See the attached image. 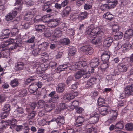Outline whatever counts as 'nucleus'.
Returning <instances> with one entry per match:
<instances>
[{
	"label": "nucleus",
	"instance_id": "473e14b6",
	"mask_svg": "<svg viewBox=\"0 0 133 133\" xmlns=\"http://www.w3.org/2000/svg\"><path fill=\"white\" fill-rule=\"evenodd\" d=\"M76 52V48L74 47H71L69 48L68 51V55L70 56H73Z\"/></svg>",
	"mask_w": 133,
	"mask_h": 133
},
{
	"label": "nucleus",
	"instance_id": "052dcab7",
	"mask_svg": "<svg viewBox=\"0 0 133 133\" xmlns=\"http://www.w3.org/2000/svg\"><path fill=\"white\" fill-rule=\"evenodd\" d=\"M57 63L55 61H53L50 62L49 64V68L51 69V68H54L57 65Z\"/></svg>",
	"mask_w": 133,
	"mask_h": 133
},
{
	"label": "nucleus",
	"instance_id": "a878e982",
	"mask_svg": "<svg viewBox=\"0 0 133 133\" xmlns=\"http://www.w3.org/2000/svg\"><path fill=\"white\" fill-rule=\"evenodd\" d=\"M17 15L16 11H13L12 13H9L6 16V20L8 21L13 19Z\"/></svg>",
	"mask_w": 133,
	"mask_h": 133
},
{
	"label": "nucleus",
	"instance_id": "3c124183",
	"mask_svg": "<svg viewBox=\"0 0 133 133\" xmlns=\"http://www.w3.org/2000/svg\"><path fill=\"white\" fill-rule=\"evenodd\" d=\"M109 66V63L107 62L104 63L103 62L101 65V68L102 70H104Z\"/></svg>",
	"mask_w": 133,
	"mask_h": 133
},
{
	"label": "nucleus",
	"instance_id": "9d476101",
	"mask_svg": "<svg viewBox=\"0 0 133 133\" xmlns=\"http://www.w3.org/2000/svg\"><path fill=\"white\" fill-rule=\"evenodd\" d=\"M91 46L88 45L81 47L80 48V50L83 52H85L86 54H89L90 55L91 54Z\"/></svg>",
	"mask_w": 133,
	"mask_h": 133
},
{
	"label": "nucleus",
	"instance_id": "7c9ffc66",
	"mask_svg": "<svg viewBox=\"0 0 133 133\" xmlns=\"http://www.w3.org/2000/svg\"><path fill=\"white\" fill-rule=\"evenodd\" d=\"M114 17V15L109 12L104 14L103 15V18L110 21L113 19Z\"/></svg>",
	"mask_w": 133,
	"mask_h": 133
},
{
	"label": "nucleus",
	"instance_id": "f257e3e1",
	"mask_svg": "<svg viewBox=\"0 0 133 133\" xmlns=\"http://www.w3.org/2000/svg\"><path fill=\"white\" fill-rule=\"evenodd\" d=\"M104 30L98 27L94 28L92 29V43L96 46L101 39V36L103 35Z\"/></svg>",
	"mask_w": 133,
	"mask_h": 133
},
{
	"label": "nucleus",
	"instance_id": "9b49d317",
	"mask_svg": "<svg viewBox=\"0 0 133 133\" xmlns=\"http://www.w3.org/2000/svg\"><path fill=\"white\" fill-rule=\"evenodd\" d=\"M108 107L107 106L102 105L99 107V112L100 114L103 116L107 115L108 113Z\"/></svg>",
	"mask_w": 133,
	"mask_h": 133
},
{
	"label": "nucleus",
	"instance_id": "a18cd8bd",
	"mask_svg": "<svg viewBox=\"0 0 133 133\" xmlns=\"http://www.w3.org/2000/svg\"><path fill=\"white\" fill-rule=\"evenodd\" d=\"M27 94V91L25 89H22L19 91L18 96L19 97H22L26 96Z\"/></svg>",
	"mask_w": 133,
	"mask_h": 133
},
{
	"label": "nucleus",
	"instance_id": "c03bdc74",
	"mask_svg": "<svg viewBox=\"0 0 133 133\" xmlns=\"http://www.w3.org/2000/svg\"><path fill=\"white\" fill-rule=\"evenodd\" d=\"M44 108V110L46 112H49L51 111L53 109V107L51 104H46Z\"/></svg>",
	"mask_w": 133,
	"mask_h": 133
},
{
	"label": "nucleus",
	"instance_id": "6e6552de",
	"mask_svg": "<svg viewBox=\"0 0 133 133\" xmlns=\"http://www.w3.org/2000/svg\"><path fill=\"white\" fill-rule=\"evenodd\" d=\"M125 95L127 96L133 95V84H130L126 86L124 90Z\"/></svg>",
	"mask_w": 133,
	"mask_h": 133
},
{
	"label": "nucleus",
	"instance_id": "c85d7f7f",
	"mask_svg": "<svg viewBox=\"0 0 133 133\" xmlns=\"http://www.w3.org/2000/svg\"><path fill=\"white\" fill-rule=\"evenodd\" d=\"M71 10V8L69 6H67L63 10L62 15L63 17H66L69 15Z\"/></svg>",
	"mask_w": 133,
	"mask_h": 133
},
{
	"label": "nucleus",
	"instance_id": "49530a36",
	"mask_svg": "<svg viewBox=\"0 0 133 133\" xmlns=\"http://www.w3.org/2000/svg\"><path fill=\"white\" fill-rule=\"evenodd\" d=\"M45 102L43 100H39L37 103L36 106L39 108H41L44 107V105Z\"/></svg>",
	"mask_w": 133,
	"mask_h": 133
},
{
	"label": "nucleus",
	"instance_id": "dca6fc26",
	"mask_svg": "<svg viewBox=\"0 0 133 133\" xmlns=\"http://www.w3.org/2000/svg\"><path fill=\"white\" fill-rule=\"evenodd\" d=\"M99 64V61L98 59L97 58H94L92 59V72H96V71L95 70L96 68L95 67L97 66Z\"/></svg>",
	"mask_w": 133,
	"mask_h": 133
},
{
	"label": "nucleus",
	"instance_id": "423d86ee",
	"mask_svg": "<svg viewBox=\"0 0 133 133\" xmlns=\"http://www.w3.org/2000/svg\"><path fill=\"white\" fill-rule=\"evenodd\" d=\"M60 22V20L58 18L50 19L48 23V26L50 27L54 28L58 26Z\"/></svg>",
	"mask_w": 133,
	"mask_h": 133
},
{
	"label": "nucleus",
	"instance_id": "b1692460",
	"mask_svg": "<svg viewBox=\"0 0 133 133\" xmlns=\"http://www.w3.org/2000/svg\"><path fill=\"white\" fill-rule=\"evenodd\" d=\"M53 4V2L51 1L45 2L44 3V5H43V10L45 11L49 8H51Z\"/></svg>",
	"mask_w": 133,
	"mask_h": 133
},
{
	"label": "nucleus",
	"instance_id": "13d9d810",
	"mask_svg": "<svg viewBox=\"0 0 133 133\" xmlns=\"http://www.w3.org/2000/svg\"><path fill=\"white\" fill-rule=\"evenodd\" d=\"M10 110V105L8 104H5L4 107L3 111L6 112H9Z\"/></svg>",
	"mask_w": 133,
	"mask_h": 133
},
{
	"label": "nucleus",
	"instance_id": "f3484780",
	"mask_svg": "<svg viewBox=\"0 0 133 133\" xmlns=\"http://www.w3.org/2000/svg\"><path fill=\"white\" fill-rule=\"evenodd\" d=\"M124 124V122L123 121H120L117 122L115 125V131H119L123 128Z\"/></svg>",
	"mask_w": 133,
	"mask_h": 133
},
{
	"label": "nucleus",
	"instance_id": "5701e85b",
	"mask_svg": "<svg viewBox=\"0 0 133 133\" xmlns=\"http://www.w3.org/2000/svg\"><path fill=\"white\" fill-rule=\"evenodd\" d=\"M131 47V45L129 42H127L122 46V49L123 52H125L128 50L130 49Z\"/></svg>",
	"mask_w": 133,
	"mask_h": 133
},
{
	"label": "nucleus",
	"instance_id": "20e7f679",
	"mask_svg": "<svg viewBox=\"0 0 133 133\" xmlns=\"http://www.w3.org/2000/svg\"><path fill=\"white\" fill-rule=\"evenodd\" d=\"M87 67L86 62L84 61L76 62L74 65L70 66H68V69L71 71H74L77 70L81 69L83 68L84 67Z\"/></svg>",
	"mask_w": 133,
	"mask_h": 133
},
{
	"label": "nucleus",
	"instance_id": "8fccbe9b",
	"mask_svg": "<svg viewBox=\"0 0 133 133\" xmlns=\"http://www.w3.org/2000/svg\"><path fill=\"white\" fill-rule=\"evenodd\" d=\"M73 81V78L72 77L70 76L68 77L66 81L67 84L68 85H70L72 82Z\"/></svg>",
	"mask_w": 133,
	"mask_h": 133
},
{
	"label": "nucleus",
	"instance_id": "338daca9",
	"mask_svg": "<svg viewBox=\"0 0 133 133\" xmlns=\"http://www.w3.org/2000/svg\"><path fill=\"white\" fill-rule=\"evenodd\" d=\"M41 66L42 68V70L44 71L47 69L48 68V65L46 63H44L41 65Z\"/></svg>",
	"mask_w": 133,
	"mask_h": 133
},
{
	"label": "nucleus",
	"instance_id": "aec40b11",
	"mask_svg": "<svg viewBox=\"0 0 133 133\" xmlns=\"http://www.w3.org/2000/svg\"><path fill=\"white\" fill-rule=\"evenodd\" d=\"M128 66L127 64L124 63H120L118 65V67L119 70L121 72H126L127 70Z\"/></svg>",
	"mask_w": 133,
	"mask_h": 133
},
{
	"label": "nucleus",
	"instance_id": "5fc2aeb1",
	"mask_svg": "<svg viewBox=\"0 0 133 133\" xmlns=\"http://www.w3.org/2000/svg\"><path fill=\"white\" fill-rule=\"evenodd\" d=\"M61 31L59 30H57V29H56L55 30L54 35L56 38H59L61 36Z\"/></svg>",
	"mask_w": 133,
	"mask_h": 133
},
{
	"label": "nucleus",
	"instance_id": "4d7b16f0",
	"mask_svg": "<svg viewBox=\"0 0 133 133\" xmlns=\"http://www.w3.org/2000/svg\"><path fill=\"white\" fill-rule=\"evenodd\" d=\"M34 15L32 12L27 13L25 15V18H26L27 17H29V19H31L33 17Z\"/></svg>",
	"mask_w": 133,
	"mask_h": 133
},
{
	"label": "nucleus",
	"instance_id": "f03ea898",
	"mask_svg": "<svg viewBox=\"0 0 133 133\" xmlns=\"http://www.w3.org/2000/svg\"><path fill=\"white\" fill-rule=\"evenodd\" d=\"M14 40L12 39H9L5 41L3 43L0 45V51L2 54V57L7 58L9 55V51L8 50H5V47L13 43Z\"/></svg>",
	"mask_w": 133,
	"mask_h": 133
},
{
	"label": "nucleus",
	"instance_id": "393cba45",
	"mask_svg": "<svg viewBox=\"0 0 133 133\" xmlns=\"http://www.w3.org/2000/svg\"><path fill=\"white\" fill-rule=\"evenodd\" d=\"M99 115L97 112H95L92 114V124L95 123L98 121Z\"/></svg>",
	"mask_w": 133,
	"mask_h": 133
},
{
	"label": "nucleus",
	"instance_id": "de8ad7c7",
	"mask_svg": "<svg viewBox=\"0 0 133 133\" xmlns=\"http://www.w3.org/2000/svg\"><path fill=\"white\" fill-rule=\"evenodd\" d=\"M59 98V96L58 95H55L51 98V101L53 103H56L58 101Z\"/></svg>",
	"mask_w": 133,
	"mask_h": 133
},
{
	"label": "nucleus",
	"instance_id": "2eb2a0df",
	"mask_svg": "<svg viewBox=\"0 0 133 133\" xmlns=\"http://www.w3.org/2000/svg\"><path fill=\"white\" fill-rule=\"evenodd\" d=\"M49 15H46L43 16L42 17L40 18L39 19H37V17H36L34 19V21L36 22H39L40 21H42L43 22L46 23L49 22V19L50 17Z\"/></svg>",
	"mask_w": 133,
	"mask_h": 133
},
{
	"label": "nucleus",
	"instance_id": "412c9836",
	"mask_svg": "<svg viewBox=\"0 0 133 133\" xmlns=\"http://www.w3.org/2000/svg\"><path fill=\"white\" fill-rule=\"evenodd\" d=\"M11 32V31L8 29L3 30L2 31V38L5 39L7 38L9 36Z\"/></svg>",
	"mask_w": 133,
	"mask_h": 133
},
{
	"label": "nucleus",
	"instance_id": "09e8293b",
	"mask_svg": "<svg viewBox=\"0 0 133 133\" xmlns=\"http://www.w3.org/2000/svg\"><path fill=\"white\" fill-rule=\"evenodd\" d=\"M87 16V13L84 12L81 13L78 16V17L80 19L83 20L86 18Z\"/></svg>",
	"mask_w": 133,
	"mask_h": 133
},
{
	"label": "nucleus",
	"instance_id": "37998d69",
	"mask_svg": "<svg viewBox=\"0 0 133 133\" xmlns=\"http://www.w3.org/2000/svg\"><path fill=\"white\" fill-rule=\"evenodd\" d=\"M10 84L13 87L18 86L19 84L18 80L17 79H15L11 81Z\"/></svg>",
	"mask_w": 133,
	"mask_h": 133
},
{
	"label": "nucleus",
	"instance_id": "4468645a",
	"mask_svg": "<svg viewBox=\"0 0 133 133\" xmlns=\"http://www.w3.org/2000/svg\"><path fill=\"white\" fill-rule=\"evenodd\" d=\"M111 54L109 51H104L101 56V59L103 61L107 62L110 57Z\"/></svg>",
	"mask_w": 133,
	"mask_h": 133
},
{
	"label": "nucleus",
	"instance_id": "7ed1b4c3",
	"mask_svg": "<svg viewBox=\"0 0 133 133\" xmlns=\"http://www.w3.org/2000/svg\"><path fill=\"white\" fill-rule=\"evenodd\" d=\"M81 69L75 74L74 77L76 79H79L82 76L84 78H88L91 76L90 73L87 72L89 71L88 66L87 67H84Z\"/></svg>",
	"mask_w": 133,
	"mask_h": 133
},
{
	"label": "nucleus",
	"instance_id": "f704fd0d",
	"mask_svg": "<svg viewBox=\"0 0 133 133\" xmlns=\"http://www.w3.org/2000/svg\"><path fill=\"white\" fill-rule=\"evenodd\" d=\"M67 108L66 104L64 103H61L57 106V109L60 111H63Z\"/></svg>",
	"mask_w": 133,
	"mask_h": 133
},
{
	"label": "nucleus",
	"instance_id": "1a4fd4ad",
	"mask_svg": "<svg viewBox=\"0 0 133 133\" xmlns=\"http://www.w3.org/2000/svg\"><path fill=\"white\" fill-rule=\"evenodd\" d=\"M56 121L59 125L64 124L65 123L64 117L63 116H59L57 119L54 118L49 121V122Z\"/></svg>",
	"mask_w": 133,
	"mask_h": 133
},
{
	"label": "nucleus",
	"instance_id": "e2e57ef3",
	"mask_svg": "<svg viewBox=\"0 0 133 133\" xmlns=\"http://www.w3.org/2000/svg\"><path fill=\"white\" fill-rule=\"evenodd\" d=\"M75 108L76 112L77 113L80 114L84 111V109L81 107H76Z\"/></svg>",
	"mask_w": 133,
	"mask_h": 133
},
{
	"label": "nucleus",
	"instance_id": "39448f33",
	"mask_svg": "<svg viewBox=\"0 0 133 133\" xmlns=\"http://www.w3.org/2000/svg\"><path fill=\"white\" fill-rule=\"evenodd\" d=\"M110 112L111 116L105 123L107 125H109L111 123L115 121L118 115V111L117 110H112Z\"/></svg>",
	"mask_w": 133,
	"mask_h": 133
},
{
	"label": "nucleus",
	"instance_id": "603ef678",
	"mask_svg": "<svg viewBox=\"0 0 133 133\" xmlns=\"http://www.w3.org/2000/svg\"><path fill=\"white\" fill-rule=\"evenodd\" d=\"M63 99L64 100H66V101H68L72 99L70 93L66 94L64 95Z\"/></svg>",
	"mask_w": 133,
	"mask_h": 133
},
{
	"label": "nucleus",
	"instance_id": "4c0bfd02",
	"mask_svg": "<svg viewBox=\"0 0 133 133\" xmlns=\"http://www.w3.org/2000/svg\"><path fill=\"white\" fill-rule=\"evenodd\" d=\"M125 128L128 131L133 130V123H128L125 125Z\"/></svg>",
	"mask_w": 133,
	"mask_h": 133
},
{
	"label": "nucleus",
	"instance_id": "cd10ccee",
	"mask_svg": "<svg viewBox=\"0 0 133 133\" xmlns=\"http://www.w3.org/2000/svg\"><path fill=\"white\" fill-rule=\"evenodd\" d=\"M65 89V85L62 83H59L56 88V91L58 93L62 92Z\"/></svg>",
	"mask_w": 133,
	"mask_h": 133
},
{
	"label": "nucleus",
	"instance_id": "72a5a7b5",
	"mask_svg": "<svg viewBox=\"0 0 133 133\" xmlns=\"http://www.w3.org/2000/svg\"><path fill=\"white\" fill-rule=\"evenodd\" d=\"M21 24L22 29H26L30 27L31 23L29 22L24 21H22Z\"/></svg>",
	"mask_w": 133,
	"mask_h": 133
},
{
	"label": "nucleus",
	"instance_id": "864d4df0",
	"mask_svg": "<svg viewBox=\"0 0 133 133\" xmlns=\"http://www.w3.org/2000/svg\"><path fill=\"white\" fill-rule=\"evenodd\" d=\"M40 51H41V49H40L39 48H38L33 50L32 53L34 56H37L39 54Z\"/></svg>",
	"mask_w": 133,
	"mask_h": 133
},
{
	"label": "nucleus",
	"instance_id": "ddd939ff",
	"mask_svg": "<svg viewBox=\"0 0 133 133\" xmlns=\"http://www.w3.org/2000/svg\"><path fill=\"white\" fill-rule=\"evenodd\" d=\"M113 41V38L111 37H109L105 38L103 43L104 45L107 47H110L112 44Z\"/></svg>",
	"mask_w": 133,
	"mask_h": 133
},
{
	"label": "nucleus",
	"instance_id": "bf43d9fd",
	"mask_svg": "<svg viewBox=\"0 0 133 133\" xmlns=\"http://www.w3.org/2000/svg\"><path fill=\"white\" fill-rule=\"evenodd\" d=\"M22 7V5L19 4V5H18L15 8V11H16L17 14L18 12L19 13L21 12Z\"/></svg>",
	"mask_w": 133,
	"mask_h": 133
},
{
	"label": "nucleus",
	"instance_id": "ea45409f",
	"mask_svg": "<svg viewBox=\"0 0 133 133\" xmlns=\"http://www.w3.org/2000/svg\"><path fill=\"white\" fill-rule=\"evenodd\" d=\"M35 37L34 36L31 37L27 41V42L29 43H33V45H31V48L32 49L34 48L35 45V43L34 41L35 40Z\"/></svg>",
	"mask_w": 133,
	"mask_h": 133
},
{
	"label": "nucleus",
	"instance_id": "e433bc0d",
	"mask_svg": "<svg viewBox=\"0 0 133 133\" xmlns=\"http://www.w3.org/2000/svg\"><path fill=\"white\" fill-rule=\"evenodd\" d=\"M45 28V26L43 25H37L35 26L36 30L38 31H43Z\"/></svg>",
	"mask_w": 133,
	"mask_h": 133
},
{
	"label": "nucleus",
	"instance_id": "0e129e2a",
	"mask_svg": "<svg viewBox=\"0 0 133 133\" xmlns=\"http://www.w3.org/2000/svg\"><path fill=\"white\" fill-rule=\"evenodd\" d=\"M100 9L101 10L103 11H105L109 9V8L107 4H102L101 6Z\"/></svg>",
	"mask_w": 133,
	"mask_h": 133
},
{
	"label": "nucleus",
	"instance_id": "bb28decb",
	"mask_svg": "<svg viewBox=\"0 0 133 133\" xmlns=\"http://www.w3.org/2000/svg\"><path fill=\"white\" fill-rule=\"evenodd\" d=\"M68 65L66 64L61 65L56 68L55 70L57 72L59 73L61 71L64 70L66 68L68 69Z\"/></svg>",
	"mask_w": 133,
	"mask_h": 133
},
{
	"label": "nucleus",
	"instance_id": "774afa93",
	"mask_svg": "<svg viewBox=\"0 0 133 133\" xmlns=\"http://www.w3.org/2000/svg\"><path fill=\"white\" fill-rule=\"evenodd\" d=\"M78 85V82H75L74 84H72L71 85V88L73 89L76 90L77 89Z\"/></svg>",
	"mask_w": 133,
	"mask_h": 133
},
{
	"label": "nucleus",
	"instance_id": "58836bf2",
	"mask_svg": "<svg viewBox=\"0 0 133 133\" xmlns=\"http://www.w3.org/2000/svg\"><path fill=\"white\" fill-rule=\"evenodd\" d=\"M123 37V33L121 32H117L114 35V38L115 40H118L122 38Z\"/></svg>",
	"mask_w": 133,
	"mask_h": 133
},
{
	"label": "nucleus",
	"instance_id": "a19ab883",
	"mask_svg": "<svg viewBox=\"0 0 133 133\" xmlns=\"http://www.w3.org/2000/svg\"><path fill=\"white\" fill-rule=\"evenodd\" d=\"M61 43L63 45H67L70 43V41L68 38H64L60 41Z\"/></svg>",
	"mask_w": 133,
	"mask_h": 133
},
{
	"label": "nucleus",
	"instance_id": "6ab92c4d",
	"mask_svg": "<svg viewBox=\"0 0 133 133\" xmlns=\"http://www.w3.org/2000/svg\"><path fill=\"white\" fill-rule=\"evenodd\" d=\"M8 128L12 130L14 129L16 126L17 121L15 119H12L11 120H8Z\"/></svg>",
	"mask_w": 133,
	"mask_h": 133
},
{
	"label": "nucleus",
	"instance_id": "79ce46f5",
	"mask_svg": "<svg viewBox=\"0 0 133 133\" xmlns=\"http://www.w3.org/2000/svg\"><path fill=\"white\" fill-rule=\"evenodd\" d=\"M17 112V114H22L24 113V110L21 107H18L17 108L15 111L13 113V114L15 115L16 113Z\"/></svg>",
	"mask_w": 133,
	"mask_h": 133
},
{
	"label": "nucleus",
	"instance_id": "c756f323",
	"mask_svg": "<svg viewBox=\"0 0 133 133\" xmlns=\"http://www.w3.org/2000/svg\"><path fill=\"white\" fill-rule=\"evenodd\" d=\"M27 112V118L28 119H33L37 114L36 112L34 111Z\"/></svg>",
	"mask_w": 133,
	"mask_h": 133
},
{
	"label": "nucleus",
	"instance_id": "4be33fe9",
	"mask_svg": "<svg viewBox=\"0 0 133 133\" xmlns=\"http://www.w3.org/2000/svg\"><path fill=\"white\" fill-rule=\"evenodd\" d=\"M37 85L34 83L32 84L29 86V91L31 93H34L38 90Z\"/></svg>",
	"mask_w": 133,
	"mask_h": 133
},
{
	"label": "nucleus",
	"instance_id": "a211bd4d",
	"mask_svg": "<svg viewBox=\"0 0 133 133\" xmlns=\"http://www.w3.org/2000/svg\"><path fill=\"white\" fill-rule=\"evenodd\" d=\"M108 4H107L109 9H111L115 7L118 3L117 0H106Z\"/></svg>",
	"mask_w": 133,
	"mask_h": 133
},
{
	"label": "nucleus",
	"instance_id": "c9c22d12",
	"mask_svg": "<svg viewBox=\"0 0 133 133\" xmlns=\"http://www.w3.org/2000/svg\"><path fill=\"white\" fill-rule=\"evenodd\" d=\"M1 126L0 127V128L2 129H4L6 128H8V121H5L2 120L1 122Z\"/></svg>",
	"mask_w": 133,
	"mask_h": 133
},
{
	"label": "nucleus",
	"instance_id": "680f3d73",
	"mask_svg": "<svg viewBox=\"0 0 133 133\" xmlns=\"http://www.w3.org/2000/svg\"><path fill=\"white\" fill-rule=\"evenodd\" d=\"M9 114V112H6L4 111L2 112L1 115V117L2 119H4L6 118L8 115Z\"/></svg>",
	"mask_w": 133,
	"mask_h": 133
},
{
	"label": "nucleus",
	"instance_id": "0eeeda50",
	"mask_svg": "<svg viewBox=\"0 0 133 133\" xmlns=\"http://www.w3.org/2000/svg\"><path fill=\"white\" fill-rule=\"evenodd\" d=\"M22 61V59H19L18 60L17 63L15 64L14 69L16 71L23 70L25 68L24 64L21 62Z\"/></svg>",
	"mask_w": 133,
	"mask_h": 133
},
{
	"label": "nucleus",
	"instance_id": "69168bd1",
	"mask_svg": "<svg viewBox=\"0 0 133 133\" xmlns=\"http://www.w3.org/2000/svg\"><path fill=\"white\" fill-rule=\"evenodd\" d=\"M72 99H74L78 95V93L76 91H74L70 93Z\"/></svg>",
	"mask_w": 133,
	"mask_h": 133
},
{
	"label": "nucleus",
	"instance_id": "6e6d98bb",
	"mask_svg": "<svg viewBox=\"0 0 133 133\" xmlns=\"http://www.w3.org/2000/svg\"><path fill=\"white\" fill-rule=\"evenodd\" d=\"M36 77L35 76H32L29 78L27 79L25 82V84H28L31 81L35 79Z\"/></svg>",
	"mask_w": 133,
	"mask_h": 133
},
{
	"label": "nucleus",
	"instance_id": "2f4dec72",
	"mask_svg": "<svg viewBox=\"0 0 133 133\" xmlns=\"http://www.w3.org/2000/svg\"><path fill=\"white\" fill-rule=\"evenodd\" d=\"M84 121V119L83 117L81 116L78 117L76 121V125L77 126L82 125Z\"/></svg>",
	"mask_w": 133,
	"mask_h": 133
},
{
	"label": "nucleus",
	"instance_id": "f8f14e48",
	"mask_svg": "<svg viewBox=\"0 0 133 133\" xmlns=\"http://www.w3.org/2000/svg\"><path fill=\"white\" fill-rule=\"evenodd\" d=\"M133 36V30L132 29H129L127 30L125 32L124 36V40H129Z\"/></svg>",
	"mask_w": 133,
	"mask_h": 133
}]
</instances>
